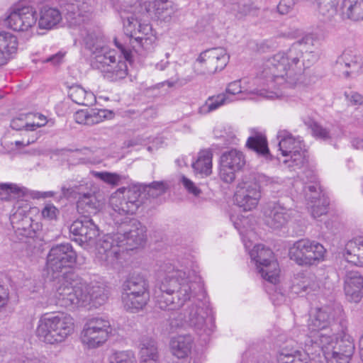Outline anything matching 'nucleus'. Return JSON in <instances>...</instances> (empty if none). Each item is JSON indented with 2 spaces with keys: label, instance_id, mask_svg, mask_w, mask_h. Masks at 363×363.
I'll return each mask as SVG.
<instances>
[{
  "label": "nucleus",
  "instance_id": "40",
  "mask_svg": "<svg viewBox=\"0 0 363 363\" xmlns=\"http://www.w3.org/2000/svg\"><path fill=\"white\" fill-rule=\"evenodd\" d=\"M246 145L259 155L265 157L269 155L267 138L262 133H257L255 135L250 136L247 140Z\"/></svg>",
  "mask_w": 363,
  "mask_h": 363
},
{
  "label": "nucleus",
  "instance_id": "47",
  "mask_svg": "<svg viewBox=\"0 0 363 363\" xmlns=\"http://www.w3.org/2000/svg\"><path fill=\"white\" fill-rule=\"evenodd\" d=\"M21 193L20 187L13 184H0V199H15L16 195Z\"/></svg>",
  "mask_w": 363,
  "mask_h": 363
},
{
  "label": "nucleus",
  "instance_id": "58",
  "mask_svg": "<svg viewBox=\"0 0 363 363\" xmlns=\"http://www.w3.org/2000/svg\"><path fill=\"white\" fill-rule=\"evenodd\" d=\"M294 4V0H281L277 6L278 11L281 14H286L293 9Z\"/></svg>",
  "mask_w": 363,
  "mask_h": 363
},
{
  "label": "nucleus",
  "instance_id": "44",
  "mask_svg": "<svg viewBox=\"0 0 363 363\" xmlns=\"http://www.w3.org/2000/svg\"><path fill=\"white\" fill-rule=\"evenodd\" d=\"M38 15L33 7L24 6V28L31 29V35L39 34L36 26Z\"/></svg>",
  "mask_w": 363,
  "mask_h": 363
},
{
  "label": "nucleus",
  "instance_id": "9",
  "mask_svg": "<svg viewBox=\"0 0 363 363\" xmlns=\"http://www.w3.org/2000/svg\"><path fill=\"white\" fill-rule=\"evenodd\" d=\"M140 190L136 187L120 188L113 193L109 204L113 210L111 216L116 224L128 221V216L136 213L142 203Z\"/></svg>",
  "mask_w": 363,
  "mask_h": 363
},
{
  "label": "nucleus",
  "instance_id": "21",
  "mask_svg": "<svg viewBox=\"0 0 363 363\" xmlns=\"http://www.w3.org/2000/svg\"><path fill=\"white\" fill-rule=\"evenodd\" d=\"M310 352L307 350L308 347L306 346V352H301L293 346L286 345L282 347L277 354V363H311L308 356L309 353L313 354L316 352L317 347H311L308 344Z\"/></svg>",
  "mask_w": 363,
  "mask_h": 363
},
{
  "label": "nucleus",
  "instance_id": "37",
  "mask_svg": "<svg viewBox=\"0 0 363 363\" xmlns=\"http://www.w3.org/2000/svg\"><path fill=\"white\" fill-rule=\"evenodd\" d=\"M23 4L21 1L10 10L9 15L5 19L6 25L15 31L23 30Z\"/></svg>",
  "mask_w": 363,
  "mask_h": 363
},
{
  "label": "nucleus",
  "instance_id": "38",
  "mask_svg": "<svg viewBox=\"0 0 363 363\" xmlns=\"http://www.w3.org/2000/svg\"><path fill=\"white\" fill-rule=\"evenodd\" d=\"M252 262H255L256 268L271 259H274L272 251L265 248L262 245H256L249 251Z\"/></svg>",
  "mask_w": 363,
  "mask_h": 363
},
{
  "label": "nucleus",
  "instance_id": "17",
  "mask_svg": "<svg viewBox=\"0 0 363 363\" xmlns=\"http://www.w3.org/2000/svg\"><path fill=\"white\" fill-rule=\"evenodd\" d=\"M245 163V157L241 151L232 149L224 152L220 160V179L225 183H232L235 179L236 172L241 170Z\"/></svg>",
  "mask_w": 363,
  "mask_h": 363
},
{
  "label": "nucleus",
  "instance_id": "10",
  "mask_svg": "<svg viewBox=\"0 0 363 363\" xmlns=\"http://www.w3.org/2000/svg\"><path fill=\"white\" fill-rule=\"evenodd\" d=\"M277 138L279 140V150L286 157L284 163L293 170L304 167L308 162L307 154L300 138L294 137L286 130H280Z\"/></svg>",
  "mask_w": 363,
  "mask_h": 363
},
{
  "label": "nucleus",
  "instance_id": "6",
  "mask_svg": "<svg viewBox=\"0 0 363 363\" xmlns=\"http://www.w3.org/2000/svg\"><path fill=\"white\" fill-rule=\"evenodd\" d=\"M155 292L157 306L162 310H176L190 300L199 284L192 281L186 272L169 266Z\"/></svg>",
  "mask_w": 363,
  "mask_h": 363
},
{
  "label": "nucleus",
  "instance_id": "52",
  "mask_svg": "<svg viewBox=\"0 0 363 363\" xmlns=\"http://www.w3.org/2000/svg\"><path fill=\"white\" fill-rule=\"evenodd\" d=\"M55 195V193L52 191H32L28 189L24 188V199L25 198H31V199H40V198H48L52 197Z\"/></svg>",
  "mask_w": 363,
  "mask_h": 363
},
{
  "label": "nucleus",
  "instance_id": "42",
  "mask_svg": "<svg viewBox=\"0 0 363 363\" xmlns=\"http://www.w3.org/2000/svg\"><path fill=\"white\" fill-rule=\"evenodd\" d=\"M26 123L24 125V135L26 132L34 130L36 128L45 125L48 123L46 117L39 113H27L25 116Z\"/></svg>",
  "mask_w": 363,
  "mask_h": 363
},
{
  "label": "nucleus",
  "instance_id": "29",
  "mask_svg": "<svg viewBox=\"0 0 363 363\" xmlns=\"http://www.w3.org/2000/svg\"><path fill=\"white\" fill-rule=\"evenodd\" d=\"M61 21L62 13L57 9L45 7L40 11L38 28L50 30L54 28Z\"/></svg>",
  "mask_w": 363,
  "mask_h": 363
},
{
  "label": "nucleus",
  "instance_id": "53",
  "mask_svg": "<svg viewBox=\"0 0 363 363\" xmlns=\"http://www.w3.org/2000/svg\"><path fill=\"white\" fill-rule=\"evenodd\" d=\"M181 182L186 191L194 196H199L201 194L200 189L189 179L185 176L181 177Z\"/></svg>",
  "mask_w": 363,
  "mask_h": 363
},
{
  "label": "nucleus",
  "instance_id": "36",
  "mask_svg": "<svg viewBox=\"0 0 363 363\" xmlns=\"http://www.w3.org/2000/svg\"><path fill=\"white\" fill-rule=\"evenodd\" d=\"M232 101H233V99L223 93L210 96L205 103L199 108V113L203 115L207 114Z\"/></svg>",
  "mask_w": 363,
  "mask_h": 363
},
{
  "label": "nucleus",
  "instance_id": "55",
  "mask_svg": "<svg viewBox=\"0 0 363 363\" xmlns=\"http://www.w3.org/2000/svg\"><path fill=\"white\" fill-rule=\"evenodd\" d=\"M311 130L313 135L318 138L325 140L331 137V134L318 123H313Z\"/></svg>",
  "mask_w": 363,
  "mask_h": 363
},
{
  "label": "nucleus",
  "instance_id": "19",
  "mask_svg": "<svg viewBox=\"0 0 363 363\" xmlns=\"http://www.w3.org/2000/svg\"><path fill=\"white\" fill-rule=\"evenodd\" d=\"M70 233L78 238H74L80 245L91 244L99 234V230L93 220L87 217L74 221L69 227Z\"/></svg>",
  "mask_w": 363,
  "mask_h": 363
},
{
  "label": "nucleus",
  "instance_id": "11",
  "mask_svg": "<svg viewBox=\"0 0 363 363\" xmlns=\"http://www.w3.org/2000/svg\"><path fill=\"white\" fill-rule=\"evenodd\" d=\"M112 327L108 319L94 317L84 323L80 333V341L88 349L101 347L112 335Z\"/></svg>",
  "mask_w": 363,
  "mask_h": 363
},
{
  "label": "nucleus",
  "instance_id": "24",
  "mask_svg": "<svg viewBox=\"0 0 363 363\" xmlns=\"http://www.w3.org/2000/svg\"><path fill=\"white\" fill-rule=\"evenodd\" d=\"M194 344L191 335H177L173 337L169 342L172 354L179 359H185L191 353Z\"/></svg>",
  "mask_w": 363,
  "mask_h": 363
},
{
  "label": "nucleus",
  "instance_id": "50",
  "mask_svg": "<svg viewBox=\"0 0 363 363\" xmlns=\"http://www.w3.org/2000/svg\"><path fill=\"white\" fill-rule=\"evenodd\" d=\"M232 11L237 18H240L247 15L254 14L255 8L252 4H237L233 6Z\"/></svg>",
  "mask_w": 363,
  "mask_h": 363
},
{
  "label": "nucleus",
  "instance_id": "46",
  "mask_svg": "<svg viewBox=\"0 0 363 363\" xmlns=\"http://www.w3.org/2000/svg\"><path fill=\"white\" fill-rule=\"evenodd\" d=\"M336 12V6L330 0H323L318 4V13L323 19H330Z\"/></svg>",
  "mask_w": 363,
  "mask_h": 363
},
{
  "label": "nucleus",
  "instance_id": "33",
  "mask_svg": "<svg viewBox=\"0 0 363 363\" xmlns=\"http://www.w3.org/2000/svg\"><path fill=\"white\" fill-rule=\"evenodd\" d=\"M262 278L269 283L277 284L279 281L280 269L275 259L262 264L256 268Z\"/></svg>",
  "mask_w": 363,
  "mask_h": 363
},
{
  "label": "nucleus",
  "instance_id": "57",
  "mask_svg": "<svg viewBox=\"0 0 363 363\" xmlns=\"http://www.w3.org/2000/svg\"><path fill=\"white\" fill-rule=\"evenodd\" d=\"M9 300V290L8 287L0 280V310L4 308Z\"/></svg>",
  "mask_w": 363,
  "mask_h": 363
},
{
  "label": "nucleus",
  "instance_id": "34",
  "mask_svg": "<svg viewBox=\"0 0 363 363\" xmlns=\"http://www.w3.org/2000/svg\"><path fill=\"white\" fill-rule=\"evenodd\" d=\"M305 267L318 265L325 259L326 249L316 240L309 239Z\"/></svg>",
  "mask_w": 363,
  "mask_h": 363
},
{
  "label": "nucleus",
  "instance_id": "31",
  "mask_svg": "<svg viewBox=\"0 0 363 363\" xmlns=\"http://www.w3.org/2000/svg\"><path fill=\"white\" fill-rule=\"evenodd\" d=\"M212 158L213 155L210 150L200 151L196 160L191 164L194 172L202 177L209 176L212 173Z\"/></svg>",
  "mask_w": 363,
  "mask_h": 363
},
{
  "label": "nucleus",
  "instance_id": "13",
  "mask_svg": "<svg viewBox=\"0 0 363 363\" xmlns=\"http://www.w3.org/2000/svg\"><path fill=\"white\" fill-rule=\"evenodd\" d=\"M229 56L223 48H215L201 52L194 63L198 74H211L222 70L227 65Z\"/></svg>",
  "mask_w": 363,
  "mask_h": 363
},
{
  "label": "nucleus",
  "instance_id": "14",
  "mask_svg": "<svg viewBox=\"0 0 363 363\" xmlns=\"http://www.w3.org/2000/svg\"><path fill=\"white\" fill-rule=\"evenodd\" d=\"M260 198V186L255 177H244L237 186L236 204L244 211H251L257 207Z\"/></svg>",
  "mask_w": 363,
  "mask_h": 363
},
{
  "label": "nucleus",
  "instance_id": "45",
  "mask_svg": "<svg viewBox=\"0 0 363 363\" xmlns=\"http://www.w3.org/2000/svg\"><path fill=\"white\" fill-rule=\"evenodd\" d=\"M150 197H157L164 194L167 189L166 184L163 182H153L149 184L140 185Z\"/></svg>",
  "mask_w": 363,
  "mask_h": 363
},
{
  "label": "nucleus",
  "instance_id": "18",
  "mask_svg": "<svg viewBox=\"0 0 363 363\" xmlns=\"http://www.w3.org/2000/svg\"><path fill=\"white\" fill-rule=\"evenodd\" d=\"M293 211L281 202L267 204L264 210V220L267 225L273 229H279L291 219Z\"/></svg>",
  "mask_w": 363,
  "mask_h": 363
},
{
  "label": "nucleus",
  "instance_id": "64",
  "mask_svg": "<svg viewBox=\"0 0 363 363\" xmlns=\"http://www.w3.org/2000/svg\"><path fill=\"white\" fill-rule=\"evenodd\" d=\"M352 146L358 150H363V139L356 138L352 141Z\"/></svg>",
  "mask_w": 363,
  "mask_h": 363
},
{
  "label": "nucleus",
  "instance_id": "43",
  "mask_svg": "<svg viewBox=\"0 0 363 363\" xmlns=\"http://www.w3.org/2000/svg\"><path fill=\"white\" fill-rule=\"evenodd\" d=\"M108 363H137L135 354L132 351H112L108 356Z\"/></svg>",
  "mask_w": 363,
  "mask_h": 363
},
{
  "label": "nucleus",
  "instance_id": "12",
  "mask_svg": "<svg viewBox=\"0 0 363 363\" xmlns=\"http://www.w3.org/2000/svg\"><path fill=\"white\" fill-rule=\"evenodd\" d=\"M213 315L208 300L197 299L186 310L184 323L189 324L199 334L209 335L213 328Z\"/></svg>",
  "mask_w": 363,
  "mask_h": 363
},
{
  "label": "nucleus",
  "instance_id": "4",
  "mask_svg": "<svg viewBox=\"0 0 363 363\" xmlns=\"http://www.w3.org/2000/svg\"><path fill=\"white\" fill-rule=\"evenodd\" d=\"M53 298L57 306L69 311L91 310L106 303L108 293L99 283L87 282L74 273H67L59 278Z\"/></svg>",
  "mask_w": 363,
  "mask_h": 363
},
{
  "label": "nucleus",
  "instance_id": "35",
  "mask_svg": "<svg viewBox=\"0 0 363 363\" xmlns=\"http://www.w3.org/2000/svg\"><path fill=\"white\" fill-rule=\"evenodd\" d=\"M341 9L342 14L350 19H363V0H344Z\"/></svg>",
  "mask_w": 363,
  "mask_h": 363
},
{
  "label": "nucleus",
  "instance_id": "20",
  "mask_svg": "<svg viewBox=\"0 0 363 363\" xmlns=\"http://www.w3.org/2000/svg\"><path fill=\"white\" fill-rule=\"evenodd\" d=\"M66 13L65 18L72 25H79L84 21L86 13L89 11V5L84 0H59Z\"/></svg>",
  "mask_w": 363,
  "mask_h": 363
},
{
  "label": "nucleus",
  "instance_id": "61",
  "mask_svg": "<svg viewBox=\"0 0 363 363\" xmlns=\"http://www.w3.org/2000/svg\"><path fill=\"white\" fill-rule=\"evenodd\" d=\"M345 96L352 105H358L363 104V97L356 92L351 91L350 93H345Z\"/></svg>",
  "mask_w": 363,
  "mask_h": 363
},
{
  "label": "nucleus",
  "instance_id": "8",
  "mask_svg": "<svg viewBox=\"0 0 363 363\" xmlns=\"http://www.w3.org/2000/svg\"><path fill=\"white\" fill-rule=\"evenodd\" d=\"M150 298V284L145 275L133 274L123 281L121 302L126 311L136 313L143 310L148 303Z\"/></svg>",
  "mask_w": 363,
  "mask_h": 363
},
{
  "label": "nucleus",
  "instance_id": "54",
  "mask_svg": "<svg viewBox=\"0 0 363 363\" xmlns=\"http://www.w3.org/2000/svg\"><path fill=\"white\" fill-rule=\"evenodd\" d=\"M58 213V209L51 203L46 204L42 210V216L48 220L56 219Z\"/></svg>",
  "mask_w": 363,
  "mask_h": 363
},
{
  "label": "nucleus",
  "instance_id": "7",
  "mask_svg": "<svg viewBox=\"0 0 363 363\" xmlns=\"http://www.w3.org/2000/svg\"><path fill=\"white\" fill-rule=\"evenodd\" d=\"M74 331V320L71 315L57 313L40 318L37 328L40 339L48 344L64 342Z\"/></svg>",
  "mask_w": 363,
  "mask_h": 363
},
{
  "label": "nucleus",
  "instance_id": "1",
  "mask_svg": "<svg viewBox=\"0 0 363 363\" xmlns=\"http://www.w3.org/2000/svg\"><path fill=\"white\" fill-rule=\"evenodd\" d=\"M305 45L298 41L286 50L280 51L264 60L259 68L257 87H246L240 81L230 82L224 94L233 101L240 94H252L267 98H288L295 93L306 69L316 60L312 51H304Z\"/></svg>",
  "mask_w": 363,
  "mask_h": 363
},
{
  "label": "nucleus",
  "instance_id": "2",
  "mask_svg": "<svg viewBox=\"0 0 363 363\" xmlns=\"http://www.w3.org/2000/svg\"><path fill=\"white\" fill-rule=\"evenodd\" d=\"M125 37L123 42L114 40L118 52L103 45L102 38L89 34L84 39L86 48L91 52V66L99 69L111 82L125 78L128 74L126 61H131L133 53L143 55L150 50L156 36L148 23L141 22L134 16L123 23Z\"/></svg>",
  "mask_w": 363,
  "mask_h": 363
},
{
  "label": "nucleus",
  "instance_id": "60",
  "mask_svg": "<svg viewBox=\"0 0 363 363\" xmlns=\"http://www.w3.org/2000/svg\"><path fill=\"white\" fill-rule=\"evenodd\" d=\"M65 55V52L60 51L56 54L50 56V57H48L45 60H43V62H50L53 65H57L62 62Z\"/></svg>",
  "mask_w": 363,
  "mask_h": 363
},
{
  "label": "nucleus",
  "instance_id": "25",
  "mask_svg": "<svg viewBox=\"0 0 363 363\" xmlns=\"http://www.w3.org/2000/svg\"><path fill=\"white\" fill-rule=\"evenodd\" d=\"M18 41L15 35L8 32L0 33V66L7 63L17 51Z\"/></svg>",
  "mask_w": 363,
  "mask_h": 363
},
{
  "label": "nucleus",
  "instance_id": "26",
  "mask_svg": "<svg viewBox=\"0 0 363 363\" xmlns=\"http://www.w3.org/2000/svg\"><path fill=\"white\" fill-rule=\"evenodd\" d=\"M345 259L355 265H363V236L349 240L345 245Z\"/></svg>",
  "mask_w": 363,
  "mask_h": 363
},
{
  "label": "nucleus",
  "instance_id": "62",
  "mask_svg": "<svg viewBox=\"0 0 363 363\" xmlns=\"http://www.w3.org/2000/svg\"><path fill=\"white\" fill-rule=\"evenodd\" d=\"M172 3L168 0H155V6L157 13L161 14L164 13V10H167L169 7H171Z\"/></svg>",
  "mask_w": 363,
  "mask_h": 363
},
{
  "label": "nucleus",
  "instance_id": "22",
  "mask_svg": "<svg viewBox=\"0 0 363 363\" xmlns=\"http://www.w3.org/2000/svg\"><path fill=\"white\" fill-rule=\"evenodd\" d=\"M344 290L350 301H360L363 295V278L358 272L352 270L347 272Z\"/></svg>",
  "mask_w": 363,
  "mask_h": 363
},
{
  "label": "nucleus",
  "instance_id": "30",
  "mask_svg": "<svg viewBox=\"0 0 363 363\" xmlns=\"http://www.w3.org/2000/svg\"><path fill=\"white\" fill-rule=\"evenodd\" d=\"M309 239L301 238L294 242L289 249V258L299 266L305 267Z\"/></svg>",
  "mask_w": 363,
  "mask_h": 363
},
{
  "label": "nucleus",
  "instance_id": "39",
  "mask_svg": "<svg viewBox=\"0 0 363 363\" xmlns=\"http://www.w3.org/2000/svg\"><path fill=\"white\" fill-rule=\"evenodd\" d=\"M13 210L16 211L11 215L10 221L16 240L21 241L23 239V209L19 201L14 205Z\"/></svg>",
  "mask_w": 363,
  "mask_h": 363
},
{
  "label": "nucleus",
  "instance_id": "51",
  "mask_svg": "<svg viewBox=\"0 0 363 363\" xmlns=\"http://www.w3.org/2000/svg\"><path fill=\"white\" fill-rule=\"evenodd\" d=\"M93 174L95 177L111 185L118 184L121 179V177L116 173H111L108 172H93Z\"/></svg>",
  "mask_w": 363,
  "mask_h": 363
},
{
  "label": "nucleus",
  "instance_id": "41",
  "mask_svg": "<svg viewBox=\"0 0 363 363\" xmlns=\"http://www.w3.org/2000/svg\"><path fill=\"white\" fill-rule=\"evenodd\" d=\"M303 194L305 199L307 201L308 206L317 203L318 200L325 198L321 194L320 188L316 183L306 184L303 189Z\"/></svg>",
  "mask_w": 363,
  "mask_h": 363
},
{
  "label": "nucleus",
  "instance_id": "59",
  "mask_svg": "<svg viewBox=\"0 0 363 363\" xmlns=\"http://www.w3.org/2000/svg\"><path fill=\"white\" fill-rule=\"evenodd\" d=\"M74 120L77 123L89 125V111L81 110L74 114Z\"/></svg>",
  "mask_w": 363,
  "mask_h": 363
},
{
  "label": "nucleus",
  "instance_id": "15",
  "mask_svg": "<svg viewBox=\"0 0 363 363\" xmlns=\"http://www.w3.org/2000/svg\"><path fill=\"white\" fill-rule=\"evenodd\" d=\"M77 254L69 243L57 245L52 247L48 256L46 267L53 274L63 269L72 267L76 262Z\"/></svg>",
  "mask_w": 363,
  "mask_h": 363
},
{
  "label": "nucleus",
  "instance_id": "48",
  "mask_svg": "<svg viewBox=\"0 0 363 363\" xmlns=\"http://www.w3.org/2000/svg\"><path fill=\"white\" fill-rule=\"evenodd\" d=\"M112 116V111L107 109H91L89 111V125L103 122Z\"/></svg>",
  "mask_w": 363,
  "mask_h": 363
},
{
  "label": "nucleus",
  "instance_id": "3",
  "mask_svg": "<svg viewBox=\"0 0 363 363\" xmlns=\"http://www.w3.org/2000/svg\"><path fill=\"white\" fill-rule=\"evenodd\" d=\"M340 308L325 306L315 309L308 320L306 347L318 348L326 363H349L354 353V345L349 335L339 338L330 328ZM310 352V347L307 349Z\"/></svg>",
  "mask_w": 363,
  "mask_h": 363
},
{
  "label": "nucleus",
  "instance_id": "63",
  "mask_svg": "<svg viewBox=\"0 0 363 363\" xmlns=\"http://www.w3.org/2000/svg\"><path fill=\"white\" fill-rule=\"evenodd\" d=\"M11 127L16 130H21L23 128V119L21 117L15 118L11 121Z\"/></svg>",
  "mask_w": 363,
  "mask_h": 363
},
{
  "label": "nucleus",
  "instance_id": "5",
  "mask_svg": "<svg viewBox=\"0 0 363 363\" xmlns=\"http://www.w3.org/2000/svg\"><path fill=\"white\" fill-rule=\"evenodd\" d=\"M117 233L104 235L96 245V260L107 268H115L120 254L142 245L146 240V228L138 220L130 219Z\"/></svg>",
  "mask_w": 363,
  "mask_h": 363
},
{
  "label": "nucleus",
  "instance_id": "27",
  "mask_svg": "<svg viewBox=\"0 0 363 363\" xmlns=\"http://www.w3.org/2000/svg\"><path fill=\"white\" fill-rule=\"evenodd\" d=\"M140 363H159V352L155 340L143 337L140 343Z\"/></svg>",
  "mask_w": 363,
  "mask_h": 363
},
{
  "label": "nucleus",
  "instance_id": "56",
  "mask_svg": "<svg viewBox=\"0 0 363 363\" xmlns=\"http://www.w3.org/2000/svg\"><path fill=\"white\" fill-rule=\"evenodd\" d=\"M241 224H240L237 221H234L235 227L239 230L240 234L242 236V242L244 245L247 250H250L251 246V243L250 241H247V235L245 234V231L242 230V228H245V225L248 223V218H244L240 220Z\"/></svg>",
  "mask_w": 363,
  "mask_h": 363
},
{
  "label": "nucleus",
  "instance_id": "23",
  "mask_svg": "<svg viewBox=\"0 0 363 363\" xmlns=\"http://www.w3.org/2000/svg\"><path fill=\"white\" fill-rule=\"evenodd\" d=\"M318 288V284L313 276L300 272L292 278L289 290L291 294L304 296Z\"/></svg>",
  "mask_w": 363,
  "mask_h": 363
},
{
  "label": "nucleus",
  "instance_id": "32",
  "mask_svg": "<svg viewBox=\"0 0 363 363\" xmlns=\"http://www.w3.org/2000/svg\"><path fill=\"white\" fill-rule=\"evenodd\" d=\"M68 95L73 102L81 106H92L96 102L94 94L79 85L71 86Z\"/></svg>",
  "mask_w": 363,
  "mask_h": 363
},
{
  "label": "nucleus",
  "instance_id": "28",
  "mask_svg": "<svg viewBox=\"0 0 363 363\" xmlns=\"http://www.w3.org/2000/svg\"><path fill=\"white\" fill-rule=\"evenodd\" d=\"M337 64L350 69V71L345 72L346 77H348L350 74L359 71L362 67V59L354 50L348 48L338 57Z\"/></svg>",
  "mask_w": 363,
  "mask_h": 363
},
{
  "label": "nucleus",
  "instance_id": "49",
  "mask_svg": "<svg viewBox=\"0 0 363 363\" xmlns=\"http://www.w3.org/2000/svg\"><path fill=\"white\" fill-rule=\"evenodd\" d=\"M329 202L326 198H323L318 201L317 203H314L308 206L311 216L317 219L323 215L326 214L328 212V206Z\"/></svg>",
  "mask_w": 363,
  "mask_h": 363
},
{
  "label": "nucleus",
  "instance_id": "16",
  "mask_svg": "<svg viewBox=\"0 0 363 363\" xmlns=\"http://www.w3.org/2000/svg\"><path fill=\"white\" fill-rule=\"evenodd\" d=\"M84 187V185L80 184L79 186H63L62 187V193L65 197L67 198H76L77 195L79 196L77 207L79 213L84 214H96L101 208L102 202L98 200L95 195L84 193L83 191Z\"/></svg>",
  "mask_w": 363,
  "mask_h": 363
}]
</instances>
